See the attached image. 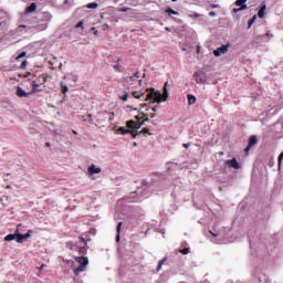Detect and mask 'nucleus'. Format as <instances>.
Instances as JSON below:
<instances>
[{
  "label": "nucleus",
  "instance_id": "obj_41",
  "mask_svg": "<svg viewBox=\"0 0 283 283\" xmlns=\"http://www.w3.org/2000/svg\"><path fill=\"white\" fill-rule=\"evenodd\" d=\"M184 147H185L186 149H189V147H191V144H184Z\"/></svg>",
  "mask_w": 283,
  "mask_h": 283
},
{
  "label": "nucleus",
  "instance_id": "obj_22",
  "mask_svg": "<svg viewBox=\"0 0 283 283\" xmlns=\"http://www.w3.org/2000/svg\"><path fill=\"white\" fill-rule=\"evenodd\" d=\"M166 14H168L169 17H171V14L178 15V11L171 9V8H167L165 10Z\"/></svg>",
  "mask_w": 283,
  "mask_h": 283
},
{
  "label": "nucleus",
  "instance_id": "obj_51",
  "mask_svg": "<svg viewBox=\"0 0 283 283\" xmlns=\"http://www.w3.org/2000/svg\"><path fill=\"white\" fill-rule=\"evenodd\" d=\"M73 134L76 136L78 133L76 130H73Z\"/></svg>",
  "mask_w": 283,
  "mask_h": 283
},
{
  "label": "nucleus",
  "instance_id": "obj_23",
  "mask_svg": "<svg viewBox=\"0 0 283 283\" xmlns=\"http://www.w3.org/2000/svg\"><path fill=\"white\" fill-rule=\"evenodd\" d=\"M188 104L189 105H196V96L195 95H188Z\"/></svg>",
  "mask_w": 283,
  "mask_h": 283
},
{
  "label": "nucleus",
  "instance_id": "obj_54",
  "mask_svg": "<svg viewBox=\"0 0 283 283\" xmlns=\"http://www.w3.org/2000/svg\"><path fill=\"white\" fill-rule=\"evenodd\" d=\"M147 106V104H142V107H146Z\"/></svg>",
  "mask_w": 283,
  "mask_h": 283
},
{
  "label": "nucleus",
  "instance_id": "obj_8",
  "mask_svg": "<svg viewBox=\"0 0 283 283\" xmlns=\"http://www.w3.org/2000/svg\"><path fill=\"white\" fill-rule=\"evenodd\" d=\"M81 242H83V245H76V251L80 253V255H85V253H87V249L85 247H87V241H85V239L82 237L80 238Z\"/></svg>",
  "mask_w": 283,
  "mask_h": 283
},
{
  "label": "nucleus",
  "instance_id": "obj_24",
  "mask_svg": "<svg viewBox=\"0 0 283 283\" xmlns=\"http://www.w3.org/2000/svg\"><path fill=\"white\" fill-rule=\"evenodd\" d=\"M126 127L128 128V129H134V127H136V122L135 120H128V122H126Z\"/></svg>",
  "mask_w": 283,
  "mask_h": 283
},
{
  "label": "nucleus",
  "instance_id": "obj_19",
  "mask_svg": "<svg viewBox=\"0 0 283 283\" xmlns=\"http://www.w3.org/2000/svg\"><path fill=\"white\" fill-rule=\"evenodd\" d=\"M265 12H266V4H263V6L261 7V9L259 10V12H258L259 19H264Z\"/></svg>",
  "mask_w": 283,
  "mask_h": 283
},
{
  "label": "nucleus",
  "instance_id": "obj_35",
  "mask_svg": "<svg viewBox=\"0 0 283 283\" xmlns=\"http://www.w3.org/2000/svg\"><path fill=\"white\" fill-rule=\"evenodd\" d=\"M113 67H114V70L116 72H123V70H120V65L119 64H115Z\"/></svg>",
  "mask_w": 283,
  "mask_h": 283
},
{
  "label": "nucleus",
  "instance_id": "obj_28",
  "mask_svg": "<svg viewBox=\"0 0 283 283\" xmlns=\"http://www.w3.org/2000/svg\"><path fill=\"white\" fill-rule=\"evenodd\" d=\"M24 56H28V52H25V51L21 52V53L15 57V61H21V59H23Z\"/></svg>",
  "mask_w": 283,
  "mask_h": 283
},
{
  "label": "nucleus",
  "instance_id": "obj_1",
  "mask_svg": "<svg viewBox=\"0 0 283 283\" xmlns=\"http://www.w3.org/2000/svg\"><path fill=\"white\" fill-rule=\"evenodd\" d=\"M169 98V91L167 90V82L164 86V93L156 92L155 88H149L148 92H146V97H144V101L146 103H166V101Z\"/></svg>",
  "mask_w": 283,
  "mask_h": 283
},
{
  "label": "nucleus",
  "instance_id": "obj_11",
  "mask_svg": "<svg viewBox=\"0 0 283 283\" xmlns=\"http://www.w3.org/2000/svg\"><path fill=\"white\" fill-rule=\"evenodd\" d=\"M196 83H206L207 78L205 77V73L197 71L193 73Z\"/></svg>",
  "mask_w": 283,
  "mask_h": 283
},
{
  "label": "nucleus",
  "instance_id": "obj_42",
  "mask_svg": "<svg viewBox=\"0 0 283 283\" xmlns=\"http://www.w3.org/2000/svg\"><path fill=\"white\" fill-rule=\"evenodd\" d=\"M209 233H211L213 238H218V234L213 233V231L210 230Z\"/></svg>",
  "mask_w": 283,
  "mask_h": 283
},
{
  "label": "nucleus",
  "instance_id": "obj_10",
  "mask_svg": "<svg viewBox=\"0 0 283 283\" xmlns=\"http://www.w3.org/2000/svg\"><path fill=\"white\" fill-rule=\"evenodd\" d=\"M229 52L228 45H221L217 50L213 51L214 56H222V54H227Z\"/></svg>",
  "mask_w": 283,
  "mask_h": 283
},
{
  "label": "nucleus",
  "instance_id": "obj_14",
  "mask_svg": "<svg viewBox=\"0 0 283 283\" xmlns=\"http://www.w3.org/2000/svg\"><path fill=\"white\" fill-rule=\"evenodd\" d=\"M88 174L90 176H94V174H101V167H96V165L92 164L88 167Z\"/></svg>",
  "mask_w": 283,
  "mask_h": 283
},
{
  "label": "nucleus",
  "instance_id": "obj_20",
  "mask_svg": "<svg viewBox=\"0 0 283 283\" xmlns=\"http://www.w3.org/2000/svg\"><path fill=\"white\" fill-rule=\"evenodd\" d=\"M12 240H17V232H14V234H8L4 237V242H12Z\"/></svg>",
  "mask_w": 283,
  "mask_h": 283
},
{
  "label": "nucleus",
  "instance_id": "obj_7",
  "mask_svg": "<svg viewBox=\"0 0 283 283\" xmlns=\"http://www.w3.org/2000/svg\"><path fill=\"white\" fill-rule=\"evenodd\" d=\"M21 224L17 226V230H15V242H18V244H23V242H25V234H21L20 232V228Z\"/></svg>",
  "mask_w": 283,
  "mask_h": 283
},
{
  "label": "nucleus",
  "instance_id": "obj_4",
  "mask_svg": "<svg viewBox=\"0 0 283 283\" xmlns=\"http://www.w3.org/2000/svg\"><path fill=\"white\" fill-rule=\"evenodd\" d=\"M116 134H122V136L132 134L133 138H136L139 134H149V136H151V133H149L148 128H144L142 132H137V130H129L125 127H119L118 129H116Z\"/></svg>",
  "mask_w": 283,
  "mask_h": 283
},
{
  "label": "nucleus",
  "instance_id": "obj_55",
  "mask_svg": "<svg viewBox=\"0 0 283 283\" xmlns=\"http://www.w3.org/2000/svg\"><path fill=\"white\" fill-rule=\"evenodd\" d=\"M105 25V28H109V25H107V24H104Z\"/></svg>",
  "mask_w": 283,
  "mask_h": 283
},
{
  "label": "nucleus",
  "instance_id": "obj_56",
  "mask_svg": "<svg viewBox=\"0 0 283 283\" xmlns=\"http://www.w3.org/2000/svg\"><path fill=\"white\" fill-rule=\"evenodd\" d=\"M20 28H25V25L22 24V25H20Z\"/></svg>",
  "mask_w": 283,
  "mask_h": 283
},
{
  "label": "nucleus",
  "instance_id": "obj_26",
  "mask_svg": "<svg viewBox=\"0 0 283 283\" xmlns=\"http://www.w3.org/2000/svg\"><path fill=\"white\" fill-rule=\"evenodd\" d=\"M128 98H129V93L128 92H124L123 95H119L120 101L127 102Z\"/></svg>",
  "mask_w": 283,
  "mask_h": 283
},
{
  "label": "nucleus",
  "instance_id": "obj_37",
  "mask_svg": "<svg viewBox=\"0 0 283 283\" xmlns=\"http://www.w3.org/2000/svg\"><path fill=\"white\" fill-rule=\"evenodd\" d=\"M251 147L250 146H247V148L244 149V154L245 156H249V153L251 151Z\"/></svg>",
  "mask_w": 283,
  "mask_h": 283
},
{
  "label": "nucleus",
  "instance_id": "obj_30",
  "mask_svg": "<svg viewBox=\"0 0 283 283\" xmlns=\"http://www.w3.org/2000/svg\"><path fill=\"white\" fill-rule=\"evenodd\" d=\"M255 19H258V15H253V17L249 20V22H248L249 28H251V25H253V23H255Z\"/></svg>",
  "mask_w": 283,
  "mask_h": 283
},
{
  "label": "nucleus",
  "instance_id": "obj_57",
  "mask_svg": "<svg viewBox=\"0 0 283 283\" xmlns=\"http://www.w3.org/2000/svg\"><path fill=\"white\" fill-rule=\"evenodd\" d=\"M105 25V28H109V25H107V24H104Z\"/></svg>",
  "mask_w": 283,
  "mask_h": 283
},
{
  "label": "nucleus",
  "instance_id": "obj_17",
  "mask_svg": "<svg viewBox=\"0 0 283 283\" xmlns=\"http://www.w3.org/2000/svg\"><path fill=\"white\" fill-rule=\"evenodd\" d=\"M61 92L62 94H64V99L67 98V95H65L67 92H70V88L67 87V85L65 84V82H61Z\"/></svg>",
  "mask_w": 283,
  "mask_h": 283
},
{
  "label": "nucleus",
  "instance_id": "obj_9",
  "mask_svg": "<svg viewBox=\"0 0 283 283\" xmlns=\"http://www.w3.org/2000/svg\"><path fill=\"white\" fill-rule=\"evenodd\" d=\"M224 165H227V167H230L232 169H240V167H241L240 163H238V159H235V158L226 160Z\"/></svg>",
  "mask_w": 283,
  "mask_h": 283
},
{
  "label": "nucleus",
  "instance_id": "obj_6",
  "mask_svg": "<svg viewBox=\"0 0 283 283\" xmlns=\"http://www.w3.org/2000/svg\"><path fill=\"white\" fill-rule=\"evenodd\" d=\"M139 72L137 71L134 75L132 76H127L124 78V81H126V83H130V85H134V83H143V80H140V76H139Z\"/></svg>",
  "mask_w": 283,
  "mask_h": 283
},
{
  "label": "nucleus",
  "instance_id": "obj_33",
  "mask_svg": "<svg viewBox=\"0 0 283 283\" xmlns=\"http://www.w3.org/2000/svg\"><path fill=\"white\" fill-rule=\"evenodd\" d=\"M189 248H185L182 250H180V253H182V255H189Z\"/></svg>",
  "mask_w": 283,
  "mask_h": 283
},
{
  "label": "nucleus",
  "instance_id": "obj_2",
  "mask_svg": "<svg viewBox=\"0 0 283 283\" xmlns=\"http://www.w3.org/2000/svg\"><path fill=\"white\" fill-rule=\"evenodd\" d=\"M45 83H48V74L40 75L31 83V94H39V92H43V90H45Z\"/></svg>",
  "mask_w": 283,
  "mask_h": 283
},
{
  "label": "nucleus",
  "instance_id": "obj_32",
  "mask_svg": "<svg viewBox=\"0 0 283 283\" xmlns=\"http://www.w3.org/2000/svg\"><path fill=\"white\" fill-rule=\"evenodd\" d=\"M32 233L33 231L32 230H28V232L24 234V239H29V238H32Z\"/></svg>",
  "mask_w": 283,
  "mask_h": 283
},
{
  "label": "nucleus",
  "instance_id": "obj_45",
  "mask_svg": "<svg viewBox=\"0 0 283 283\" xmlns=\"http://www.w3.org/2000/svg\"><path fill=\"white\" fill-rule=\"evenodd\" d=\"M32 73L28 72L25 75H24V78H28V76H31Z\"/></svg>",
  "mask_w": 283,
  "mask_h": 283
},
{
  "label": "nucleus",
  "instance_id": "obj_29",
  "mask_svg": "<svg viewBox=\"0 0 283 283\" xmlns=\"http://www.w3.org/2000/svg\"><path fill=\"white\" fill-rule=\"evenodd\" d=\"M86 8H88L90 10L96 9V8H98V3H96V2H91V3H88V4L86 6Z\"/></svg>",
  "mask_w": 283,
  "mask_h": 283
},
{
  "label": "nucleus",
  "instance_id": "obj_50",
  "mask_svg": "<svg viewBox=\"0 0 283 283\" xmlns=\"http://www.w3.org/2000/svg\"><path fill=\"white\" fill-rule=\"evenodd\" d=\"M87 118H92V114H87Z\"/></svg>",
  "mask_w": 283,
  "mask_h": 283
},
{
  "label": "nucleus",
  "instance_id": "obj_38",
  "mask_svg": "<svg viewBox=\"0 0 283 283\" xmlns=\"http://www.w3.org/2000/svg\"><path fill=\"white\" fill-rule=\"evenodd\" d=\"M139 118H144L142 120V123H144V125H145V123L149 122V117H144L143 115Z\"/></svg>",
  "mask_w": 283,
  "mask_h": 283
},
{
  "label": "nucleus",
  "instance_id": "obj_31",
  "mask_svg": "<svg viewBox=\"0 0 283 283\" xmlns=\"http://www.w3.org/2000/svg\"><path fill=\"white\" fill-rule=\"evenodd\" d=\"M25 67H28V60H24L21 65H20V70H25Z\"/></svg>",
  "mask_w": 283,
  "mask_h": 283
},
{
  "label": "nucleus",
  "instance_id": "obj_43",
  "mask_svg": "<svg viewBox=\"0 0 283 283\" xmlns=\"http://www.w3.org/2000/svg\"><path fill=\"white\" fill-rule=\"evenodd\" d=\"M209 15H210V17H216V12L211 11V12L209 13Z\"/></svg>",
  "mask_w": 283,
  "mask_h": 283
},
{
  "label": "nucleus",
  "instance_id": "obj_16",
  "mask_svg": "<svg viewBox=\"0 0 283 283\" xmlns=\"http://www.w3.org/2000/svg\"><path fill=\"white\" fill-rule=\"evenodd\" d=\"M135 118L137 122H136L135 127L133 128L134 132H136V129H140V127H143V125H145V122H140V120H143V117L136 116Z\"/></svg>",
  "mask_w": 283,
  "mask_h": 283
},
{
  "label": "nucleus",
  "instance_id": "obj_12",
  "mask_svg": "<svg viewBox=\"0 0 283 283\" xmlns=\"http://www.w3.org/2000/svg\"><path fill=\"white\" fill-rule=\"evenodd\" d=\"M147 92H149V90H146V91H134L132 93V96H134L138 101H143V99H145V94H147Z\"/></svg>",
  "mask_w": 283,
  "mask_h": 283
},
{
  "label": "nucleus",
  "instance_id": "obj_36",
  "mask_svg": "<svg viewBox=\"0 0 283 283\" xmlns=\"http://www.w3.org/2000/svg\"><path fill=\"white\" fill-rule=\"evenodd\" d=\"M190 19H199L200 13L189 14Z\"/></svg>",
  "mask_w": 283,
  "mask_h": 283
},
{
  "label": "nucleus",
  "instance_id": "obj_44",
  "mask_svg": "<svg viewBox=\"0 0 283 283\" xmlns=\"http://www.w3.org/2000/svg\"><path fill=\"white\" fill-rule=\"evenodd\" d=\"M166 32H171V29L169 27L165 28Z\"/></svg>",
  "mask_w": 283,
  "mask_h": 283
},
{
  "label": "nucleus",
  "instance_id": "obj_48",
  "mask_svg": "<svg viewBox=\"0 0 283 283\" xmlns=\"http://www.w3.org/2000/svg\"><path fill=\"white\" fill-rule=\"evenodd\" d=\"M52 145L50 143H45V147H51Z\"/></svg>",
  "mask_w": 283,
  "mask_h": 283
},
{
  "label": "nucleus",
  "instance_id": "obj_25",
  "mask_svg": "<svg viewBox=\"0 0 283 283\" xmlns=\"http://www.w3.org/2000/svg\"><path fill=\"white\" fill-rule=\"evenodd\" d=\"M142 116L148 117V118H156V113H153V112L142 113Z\"/></svg>",
  "mask_w": 283,
  "mask_h": 283
},
{
  "label": "nucleus",
  "instance_id": "obj_15",
  "mask_svg": "<svg viewBox=\"0 0 283 283\" xmlns=\"http://www.w3.org/2000/svg\"><path fill=\"white\" fill-rule=\"evenodd\" d=\"M25 14H32V12H36V3L33 2L24 10Z\"/></svg>",
  "mask_w": 283,
  "mask_h": 283
},
{
  "label": "nucleus",
  "instance_id": "obj_18",
  "mask_svg": "<svg viewBox=\"0 0 283 283\" xmlns=\"http://www.w3.org/2000/svg\"><path fill=\"white\" fill-rule=\"evenodd\" d=\"M254 145H258V136L252 135V136L250 137V139H249L248 146H250V148H253Z\"/></svg>",
  "mask_w": 283,
  "mask_h": 283
},
{
  "label": "nucleus",
  "instance_id": "obj_49",
  "mask_svg": "<svg viewBox=\"0 0 283 283\" xmlns=\"http://www.w3.org/2000/svg\"><path fill=\"white\" fill-rule=\"evenodd\" d=\"M197 52L200 53V46H197Z\"/></svg>",
  "mask_w": 283,
  "mask_h": 283
},
{
  "label": "nucleus",
  "instance_id": "obj_52",
  "mask_svg": "<svg viewBox=\"0 0 283 283\" xmlns=\"http://www.w3.org/2000/svg\"><path fill=\"white\" fill-rule=\"evenodd\" d=\"M212 8H218V4H212Z\"/></svg>",
  "mask_w": 283,
  "mask_h": 283
},
{
  "label": "nucleus",
  "instance_id": "obj_47",
  "mask_svg": "<svg viewBox=\"0 0 283 283\" xmlns=\"http://www.w3.org/2000/svg\"><path fill=\"white\" fill-rule=\"evenodd\" d=\"M43 269H45V264H42V265L40 266V271H43Z\"/></svg>",
  "mask_w": 283,
  "mask_h": 283
},
{
  "label": "nucleus",
  "instance_id": "obj_21",
  "mask_svg": "<svg viewBox=\"0 0 283 283\" xmlns=\"http://www.w3.org/2000/svg\"><path fill=\"white\" fill-rule=\"evenodd\" d=\"M123 227V222H119L117 224V235H116V242H120V228Z\"/></svg>",
  "mask_w": 283,
  "mask_h": 283
},
{
  "label": "nucleus",
  "instance_id": "obj_58",
  "mask_svg": "<svg viewBox=\"0 0 283 283\" xmlns=\"http://www.w3.org/2000/svg\"><path fill=\"white\" fill-rule=\"evenodd\" d=\"M172 2H176V1H178V0H171Z\"/></svg>",
  "mask_w": 283,
  "mask_h": 283
},
{
  "label": "nucleus",
  "instance_id": "obj_13",
  "mask_svg": "<svg viewBox=\"0 0 283 283\" xmlns=\"http://www.w3.org/2000/svg\"><path fill=\"white\" fill-rule=\"evenodd\" d=\"M15 94H17V96H19V98H25V97L30 96V94H32V92L28 93L21 86H18Z\"/></svg>",
  "mask_w": 283,
  "mask_h": 283
},
{
  "label": "nucleus",
  "instance_id": "obj_40",
  "mask_svg": "<svg viewBox=\"0 0 283 283\" xmlns=\"http://www.w3.org/2000/svg\"><path fill=\"white\" fill-rule=\"evenodd\" d=\"M75 28H83V21H80Z\"/></svg>",
  "mask_w": 283,
  "mask_h": 283
},
{
  "label": "nucleus",
  "instance_id": "obj_46",
  "mask_svg": "<svg viewBox=\"0 0 283 283\" xmlns=\"http://www.w3.org/2000/svg\"><path fill=\"white\" fill-rule=\"evenodd\" d=\"M150 111L153 112V114H156L157 112L156 107H153Z\"/></svg>",
  "mask_w": 283,
  "mask_h": 283
},
{
  "label": "nucleus",
  "instance_id": "obj_34",
  "mask_svg": "<svg viewBox=\"0 0 283 283\" xmlns=\"http://www.w3.org/2000/svg\"><path fill=\"white\" fill-rule=\"evenodd\" d=\"M130 8H119L117 12H129Z\"/></svg>",
  "mask_w": 283,
  "mask_h": 283
},
{
  "label": "nucleus",
  "instance_id": "obj_27",
  "mask_svg": "<svg viewBox=\"0 0 283 283\" xmlns=\"http://www.w3.org/2000/svg\"><path fill=\"white\" fill-rule=\"evenodd\" d=\"M165 262H167V258H164L163 260L159 261L158 266H157V272L161 271L163 264H165Z\"/></svg>",
  "mask_w": 283,
  "mask_h": 283
},
{
  "label": "nucleus",
  "instance_id": "obj_5",
  "mask_svg": "<svg viewBox=\"0 0 283 283\" xmlns=\"http://www.w3.org/2000/svg\"><path fill=\"white\" fill-rule=\"evenodd\" d=\"M237 8L232 10L234 14H238V12H242V10H247L249 7L247 6V0H237L234 2Z\"/></svg>",
  "mask_w": 283,
  "mask_h": 283
},
{
  "label": "nucleus",
  "instance_id": "obj_3",
  "mask_svg": "<svg viewBox=\"0 0 283 283\" xmlns=\"http://www.w3.org/2000/svg\"><path fill=\"white\" fill-rule=\"evenodd\" d=\"M74 261L80 264L77 268L73 269L74 275H81V273L87 271V265L90 264L87 256H75Z\"/></svg>",
  "mask_w": 283,
  "mask_h": 283
},
{
  "label": "nucleus",
  "instance_id": "obj_53",
  "mask_svg": "<svg viewBox=\"0 0 283 283\" xmlns=\"http://www.w3.org/2000/svg\"><path fill=\"white\" fill-rule=\"evenodd\" d=\"M7 189H12V186H7Z\"/></svg>",
  "mask_w": 283,
  "mask_h": 283
},
{
  "label": "nucleus",
  "instance_id": "obj_39",
  "mask_svg": "<svg viewBox=\"0 0 283 283\" xmlns=\"http://www.w3.org/2000/svg\"><path fill=\"white\" fill-rule=\"evenodd\" d=\"M282 159H283V151L280 154V156H279V158H277V160H279V165H281V164H282Z\"/></svg>",
  "mask_w": 283,
  "mask_h": 283
}]
</instances>
